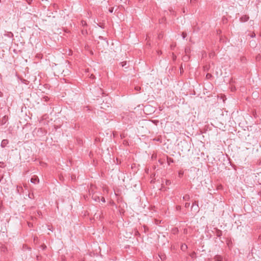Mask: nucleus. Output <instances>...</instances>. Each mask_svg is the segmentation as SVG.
Here are the masks:
<instances>
[{"mask_svg": "<svg viewBox=\"0 0 261 261\" xmlns=\"http://www.w3.org/2000/svg\"><path fill=\"white\" fill-rule=\"evenodd\" d=\"M193 210H194L196 212L199 211L198 202L196 201H195L193 203L192 206L191 207V210L192 211Z\"/></svg>", "mask_w": 261, "mask_h": 261, "instance_id": "obj_1", "label": "nucleus"}, {"mask_svg": "<svg viewBox=\"0 0 261 261\" xmlns=\"http://www.w3.org/2000/svg\"><path fill=\"white\" fill-rule=\"evenodd\" d=\"M31 182L35 184H38L39 179L37 176L34 175L31 179Z\"/></svg>", "mask_w": 261, "mask_h": 261, "instance_id": "obj_2", "label": "nucleus"}, {"mask_svg": "<svg viewBox=\"0 0 261 261\" xmlns=\"http://www.w3.org/2000/svg\"><path fill=\"white\" fill-rule=\"evenodd\" d=\"M249 18V17L248 15H245L242 16L240 18V21L242 22H244L247 21Z\"/></svg>", "mask_w": 261, "mask_h": 261, "instance_id": "obj_3", "label": "nucleus"}, {"mask_svg": "<svg viewBox=\"0 0 261 261\" xmlns=\"http://www.w3.org/2000/svg\"><path fill=\"white\" fill-rule=\"evenodd\" d=\"M9 143V141L7 139H4L2 140L1 146L2 148L5 147Z\"/></svg>", "mask_w": 261, "mask_h": 261, "instance_id": "obj_4", "label": "nucleus"}, {"mask_svg": "<svg viewBox=\"0 0 261 261\" xmlns=\"http://www.w3.org/2000/svg\"><path fill=\"white\" fill-rule=\"evenodd\" d=\"M215 234L217 237L220 238L222 235V231L221 230L216 228Z\"/></svg>", "mask_w": 261, "mask_h": 261, "instance_id": "obj_5", "label": "nucleus"}, {"mask_svg": "<svg viewBox=\"0 0 261 261\" xmlns=\"http://www.w3.org/2000/svg\"><path fill=\"white\" fill-rule=\"evenodd\" d=\"M4 35L6 36H7L8 37L11 38H13L14 37V35L11 32L5 31V33L4 34Z\"/></svg>", "mask_w": 261, "mask_h": 261, "instance_id": "obj_6", "label": "nucleus"}, {"mask_svg": "<svg viewBox=\"0 0 261 261\" xmlns=\"http://www.w3.org/2000/svg\"><path fill=\"white\" fill-rule=\"evenodd\" d=\"M214 259L216 261H222V257L220 255H217L215 256Z\"/></svg>", "mask_w": 261, "mask_h": 261, "instance_id": "obj_7", "label": "nucleus"}, {"mask_svg": "<svg viewBox=\"0 0 261 261\" xmlns=\"http://www.w3.org/2000/svg\"><path fill=\"white\" fill-rule=\"evenodd\" d=\"M190 198V196L188 194L184 195L182 197L183 200L185 201H189Z\"/></svg>", "mask_w": 261, "mask_h": 261, "instance_id": "obj_8", "label": "nucleus"}, {"mask_svg": "<svg viewBox=\"0 0 261 261\" xmlns=\"http://www.w3.org/2000/svg\"><path fill=\"white\" fill-rule=\"evenodd\" d=\"M256 45V44L255 41L252 40L250 41V46L252 47H255Z\"/></svg>", "mask_w": 261, "mask_h": 261, "instance_id": "obj_9", "label": "nucleus"}, {"mask_svg": "<svg viewBox=\"0 0 261 261\" xmlns=\"http://www.w3.org/2000/svg\"><path fill=\"white\" fill-rule=\"evenodd\" d=\"M167 160L168 165H170L171 163L174 162L173 159L171 158L167 157Z\"/></svg>", "mask_w": 261, "mask_h": 261, "instance_id": "obj_10", "label": "nucleus"}, {"mask_svg": "<svg viewBox=\"0 0 261 261\" xmlns=\"http://www.w3.org/2000/svg\"><path fill=\"white\" fill-rule=\"evenodd\" d=\"M120 64L121 65L122 67H125L126 68H127L128 66H126L127 65V62L126 61H123L120 63Z\"/></svg>", "mask_w": 261, "mask_h": 261, "instance_id": "obj_11", "label": "nucleus"}, {"mask_svg": "<svg viewBox=\"0 0 261 261\" xmlns=\"http://www.w3.org/2000/svg\"><path fill=\"white\" fill-rule=\"evenodd\" d=\"M49 97H48L46 96H45L42 97V101H44V102H47L49 100Z\"/></svg>", "mask_w": 261, "mask_h": 261, "instance_id": "obj_12", "label": "nucleus"}, {"mask_svg": "<svg viewBox=\"0 0 261 261\" xmlns=\"http://www.w3.org/2000/svg\"><path fill=\"white\" fill-rule=\"evenodd\" d=\"M212 77H213V75H212V74L208 73L206 74V79L210 80V79H211Z\"/></svg>", "mask_w": 261, "mask_h": 261, "instance_id": "obj_13", "label": "nucleus"}, {"mask_svg": "<svg viewBox=\"0 0 261 261\" xmlns=\"http://www.w3.org/2000/svg\"><path fill=\"white\" fill-rule=\"evenodd\" d=\"M188 248L186 244H182L181 246V249L182 250H185L187 249Z\"/></svg>", "mask_w": 261, "mask_h": 261, "instance_id": "obj_14", "label": "nucleus"}, {"mask_svg": "<svg viewBox=\"0 0 261 261\" xmlns=\"http://www.w3.org/2000/svg\"><path fill=\"white\" fill-rule=\"evenodd\" d=\"M81 24L82 26L85 27L87 25V22L86 21L82 20L81 22Z\"/></svg>", "mask_w": 261, "mask_h": 261, "instance_id": "obj_15", "label": "nucleus"}, {"mask_svg": "<svg viewBox=\"0 0 261 261\" xmlns=\"http://www.w3.org/2000/svg\"><path fill=\"white\" fill-rule=\"evenodd\" d=\"M187 36V34L186 32L182 33V37L183 39H185Z\"/></svg>", "mask_w": 261, "mask_h": 261, "instance_id": "obj_16", "label": "nucleus"}, {"mask_svg": "<svg viewBox=\"0 0 261 261\" xmlns=\"http://www.w3.org/2000/svg\"><path fill=\"white\" fill-rule=\"evenodd\" d=\"M165 182H166V185H169L171 183V181L170 180H168V179H166Z\"/></svg>", "mask_w": 261, "mask_h": 261, "instance_id": "obj_17", "label": "nucleus"}, {"mask_svg": "<svg viewBox=\"0 0 261 261\" xmlns=\"http://www.w3.org/2000/svg\"><path fill=\"white\" fill-rule=\"evenodd\" d=\"M160 257L161 258V259L162 260H164L166 258V256L165 255H159Z\"/></svg>", "mask_w": 261, "mask_h": 261, "instance_id": "obj_18", "label": "nucleus"}, {"mask_svg": "<svg viewBox=\"0 0 261 261\" xmlns=\"http://www.w3.org/2000/svg\"><path fill=\"white\" fill-rule=\"evenodd\" d=\"M250 37L251 38H254L255 37V34L254 33V32H252L250 35Z\"/></svg>", "mask_w": 261, "mask_h": 261, "instance_id": "obj_19", "label": "nucleus"}, {"mask_svg": "<svg viewBox=\"0 0 261 261\" xmlns=\"http://www.w3.org/2000/svg\"><path fill=\"white\" fill-rule=\"evenodd\" d=\"M135 89L136 91H140V89H141V87H139V86H136V87H135Z\"/></svg>", "mask_w": 261, "mask_h": 261, "instance_id": "obj_20", "label": "nucleus"}, {"mask_svg": "<svg viewBox=\"0 0 261 261\" xmlns=\"http://www.w3.org/2000/svg\"><path fill=\"white\" fill-rule=\"evenodd\" d=\"M176 209L177 211H180L181 210V206L180 205H176Z\"/></svg>", "mask_w": 261, "mask_h": 261, "instance_id": "obj_21", "label": "nucleus"}, {"mask_svg": "<svg viewBox=\"0 0 261 261\" xmlns=\"http://www.w3.org/2000/svg\"><path fill=\"white\" fill-rule=\"evenodd\" d=\"M183 72H184V69L182 68V65H181L180 67V74H181Z\"/></svg>", "mask_w": 261, "mask_h": 261, "instance_id": "obj_22", "label": "nucleus"}, {"mask_svg": "<svg viewBox=\"0 0 261 261\" xmlns=\"http://www.w3.org/2000/svg\"><path fill=\"white\" fill-rule=\"evenodd\" d=\"M190 205V203H189V202H186V203H185V206L186 207H187H187H189Z\"/></svg>", "mask_w": 261, "mask_h": 261, "instance_id": "obj_23", "label": "nucleus"}, {"mask_svg": "<svg viewBox=\"0 0 261 261\" xmlns=\"http://www.w3.org/2000/svg\"><path fill=\"white\" fill-rule=\"evenodd\" d=\"M41 247L42 248V249L43 250H45V249H46V245H45L44 244H43V245H41Z\"/></svg>", "mask_w": 261, "mask_h": 261, "instance_id": "obj_24", "label": "nucleus"}, {"mask_svg": "<svg viewBox=\"0 0 261 261\" xmlns=\"http://www.w3.org/2000/svg\"><path fill=\"white\" fill-rule=\"evenodd\" d=\"M6 116H5L4 117H3V123H5L6 122Z\"/></svg>", "mask_w": 261, "mask_h": 261, "instance_id": "obj_25", "label": "nucleus"}, {"mask_svg": "<svg viewBox=\"0 0 261 261\" xmlns=\"http://www.w3.org/2000/svg\"><path fill=\"white\" fill-rule=\"evenodd\" d=\"M4 163L2 162H0V167H4Z\"/></svg>", "mask_w": 261, "mask_h": 261, "instance_id": "obj_26", "label": "nucleus"}, {"mask_svg": "<svg viewBox=\"0 0 261 261\" xmlns=\"http://www.w3.org/2000/svg\"><path fill=\"white\" fill-rule=\"evenodd\" d=\"M82 33L83 35H84L85 34H87V31L86 30L85 31L84 30H82Z\"/></svg>", "mask_w": 261, "mask_h": 261, "instance_id": "obj_27", "label": "nucleus"}, {"mask_svg": "<svg viewBox=\"0 0 261 261\" xmlns=\"http://www.w3.org/2000/svg\"><path fill=\"white\" fill-rule=\"evenodd\" d=\"M109 11L110 12V13H112L113 11V8H111L109 9Z\"/></svg>", "mask_w": 261, "mask_h": 261, "instance_id": "obj_28", "label": "nucleus"}, {"mask_svg": "<svg viewBox=\"0 0 261 261\" xmlns=\"http://www.w3.org/2000/svg\"><path fill=\"white\" fill-rule=\"evenodd\" d=\"M189 50H190V49H189V48H185V52H186V53H189Z\"/></svg>", "mask_w": 261, "mask_h": 261, "instance_id": "obj_29", "label": "nucleus"}, {"mask_svg": "<svg viewBox=\"0 0 261 261\" xmlns=\"http://www.w3.org/2000/svg\"><path fill=\"white\" fill-rule=\"evenodd\" d=\"M36 258H37V260H40V258H41V256H39V255H37V256H36Z\"/></svg>", "mask_w": 261, "mask_h": 261, "instance_id": "obj_30", "label": "nucleus"}, {"mask_svg": "<svg viewBox=\"0 0 261 261\" xmlns=\"http://www.w3.org/2000/svg\"><path fill=\"white\" fill-rule=\"evenodd\" d=\"M101 201L103 202H105V199L104 197H102L101 198Z\"/></svg>", "mask_w": 261, "mask_h": 261, "instance_id": "obj_31", "label": "nucleus"}, {"mask_svg": "<svg viewBox=\"0 0 261 261\" xmlns=\"http://www.w3.org/2000/svg\"><path fill=\"white\" fill-rule=\"evenodd\" d=\"M90 77L91 79H94L95 78V75H94L93 74H91Z\"/></svg>", "mask_w": 261, "mask_h": 261, "instance_id": "obj_32", "label": "nucleus"}, {"mask_svg": "<svg viewBox=\"0 0 261 261\" xmlns=\"http://www.w3.org/2000/svg\"><path fill=\"white\" fill-rule=\"evenodd\" d=\"M3 96V93L0 91V97H2Z\"/></svg>", "mask_w": 261, "mask_h": 261, "instance_id": "obj_33", "label": "nucleus"}, {"mask_svg": "<svg viewBox=\"0 0 261 261\" xmlns=\"http://www.w3.org/2000/svg\"><path fill=\"white\" fill-rule=\"evenodd\" d=\"M99 38L100 39H104L103 37H102V36H99Z\"/></svg>", "mask_w": 261, "mask_h": 261, "instance_id": "obj_34", "label": "nucleus"}, {"mask_svg": "<svg viewBox=\"0 0 261 261\" xmlns=\"http://www.w3.org/2000/svg\"><path fill=\"white\" fill-rule=\"evenodd\" d=\"M204 70H208V68H207V67L206 66L204 67Z\"/></svg>", "mask_w": 261, "mask_h": 261, "instance_id": "obj_35", "label": "nucleus"}, {"mask_svg": "<svg viewBox=\"0 0 261 261\" xmlns=\"http://www.w3.org/2000/svg\"><path fill=\"white\" fill-rule=\"evenodd\" d=\"M183 174L182 173H179V176H180L181 175H182Z\"/></svg>", "mask_w": 261, "mask_h": 261, "instance_id": "obj_36", "label": "nucleus"}, {"mask_svg": "<svg viewBox=\"0 0 261 261\" xmlns=\"http://www.w3.org/2000/svg\"><path fill=\"white\" fill-rule=\"evenodd\" d=\"M29 197H30V198H31L32 195H31V194H29Z\"/></svg>", "mask_w": 261, "mask_h": 261, "instance_id": "obj_37", "label": "nucleus"}, {"mask_svg": "<svg viewBox=\"0 0 261 261\" xmlns=\"http://www.w3.org/2000/svg\"><path fill=\"white\" fill-rule=\"evenodd\" d=\"M29 197H30V198H31L32 195H31V194H29Z\"/></svg>", "mask_w": 261, "mask_h": 261, "instance_id": "obj_38", "label": "nucleus"}, {"mask_svg": "<svg viewBox=\"0 0 261 261\" xmlns=\"http://www.w3.org/2000/svg\"><path fill=\"white\" fill-rule=\"evenodd\" d=\"M37 239H38V238H37V237L34 238V241H35V240H37Z\"/></svg>", "mask_w": 261, "mask_h": 261, "instance_id": "obj_39", "label": "nucleus"}, {"mask_svg": "<svg viewBox=\"0 0 261 261\" xmlns=\"http://www.w3.org/2000/svg\"><path fill=\"white\" fill-rule=\"evenodd\" d=\"M195 254V252H193V253H192V255H191V256H194V255Z\"/></svg>", "mask_w": 261, "mask_h": 261, "instance_id": "obj_40", "label": "nucleus"}, {"mask_svg": "<svg viewBox=\"0 0 261 261\" xmlns=\"http://www.w3.org/2000/svg\"><path fill=\"white\" fill-rule=\"evenodd\" d=\"M101 108H103V107L102 106V104H101Z\"/></svg>", "mask_w": 261, "mask_h": 261, "instance_id": "obj_41", "label": "nucleus"}, {"mask_svg": "<svg viewBox=\"0 0 261 261\" xmlns=\"http://www.w3.org/2000/svg\"><path fill=\"white\" fill-rule=\"evenodd\" d=\"M139 233L138 231H137L136 234H138Z\"/></svg>", "mask_w": 261, "mask_h": 261, "instance_id": "obj_42", "label": "nucleus"}, {"mask_svg": "<svg viewBox=\"0 0 261 261\" xmlns=\"http://www.w3.org/2000/svg\"><path fill=\"white\" fill-rule=\"evenodd\" d=\"M139 233L138 231H137L136 234H138Z\"/></svg>", "mask_w": 261, "mask_h": 261, "instance_id": "obj_43", "label": "nucleus"}]
</instances>
